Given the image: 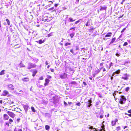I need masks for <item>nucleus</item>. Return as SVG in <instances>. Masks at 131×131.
<instances>
[{
    "label": "nucleus",
    "instance_id": "f257e3e1",
    "mask_svg": "<svg viewBox=\"0 0 131 131\" xmlns=\"http://www.w3.org/2000/svg\"><path fill=\"white\" fill-rule=\"evenodd\" d=\"M36 65L35 64H33L31 62H29L28 63L27 68L29 70L32 68H36Z\"/></svg>",
    "mask_w": 131,
    "mask_h": 131
},
{
    "label": "nucleus",
    "instance_id": "f03ea898",
    "mask_svg": "<svg viewBox=\"0 0 131 131\" xmlns=\"http://www.w3.org/2000/svg\"><path fill=\"white\" fill-rule=\"evenodd\" d=\"M126 99L124 96H121V98L119 101V103L121 104H123L125 103Z\"/></svg>",
    "mask_w": 131,
    "mask_h": 131
},
{
    "label": "nucleus",
    "instance_id": "7ed1b4c3",
    "mask_svg": "<svg viewBox=\"0 0 131 131\" xmlns=\"http://www.w3.org/2000/svg\"><path fill=\"white\" fill-rule=\"evenodd\" d=\"M67 76V74L65 73H63L60 76V77L61 79H66Z\"/></svg>",
    "mask_w": 131,
    "mask_h": 131
},
{
    "label": "nucleus",
    "instance_id": "20e7f679",
    "mask_svg": "<svg viewBox=\"0 0 131 131\" xmlns=\"http://www.w3.org/2000/svg\"><path fill=\"white\" fill-rule=\"evenodd\" d=\"M128 77H129V75L127 74H124L122 78L124 80H127L128 79Z\"/></svg>",
    "mask_w": 131,
    "mask_h": 131
},
{
    "label": "nucleus",
    "instance_id": "39448f33",
    "mask_svg": "<svg viewBox=\"0 0 131 131\" xmlns=\"http://www.w3.org/2000/svg\"><path fill=\"white\" fill-rule=\"evenodd\" d=\"M7 113L12 118L14 117L15 116V114L12 112L8 111Z\"/></svg>",
    "mask_w": 131,
    "mask_h": 131
},
{
    "label": "nucleus",
    "instance_id": "423d86ee",
    "mask_svg": "<svg viewBox=\"0 0 131 131\" xmlns=\"http://www.w3.org/2000/svg\"><path fill=\"white\" fill-rule=\"evenodd\" d=\"M8 89L9 90H14V86L13 85L10 84L8 85Z\"/></svg>",
    "mask_w": 131,
    "mask_h": 131
},
{
    "label": "nucleus",
    "instance_id": "0eeeda50",
    "mask_svg": "<svg viewBox=\"0 0 131 131\" xmlns=\"http://www.w3.org/2000/svg\"><path fill=\"white\" fill-rule=\"evenodd\" d=\"M23 106L24 108L26 113L28 108H29V106L27 105H23Z\"/></svg>",
    "mask_w": 131,
    "mask_h": 131
},
{
    "label": "nucleus",
    "instance_id": "6e6552de",
    "mask_svg": "<svg viewBox=\"0 0 131 131\" xmlns=\"http://www.w3.org/2000/svg\"><path fill=\"white\" fill-rule=\"evenodd\" d=\"M8 94V92L6 90H5L3 91L2 95L3 96H6Z\"/></svg>",
    "mask_w": 131,
    "mask_h": 131
},
{
    "label": "nucleus",
    "instance_id": "1a4fd4ad",
    "mask_svg": "<svg viewBox=\"0 0 131 131\" xmlns=\"http://www.w3.org/2000/svg\"><path fill=\"white\" fill-rule=\"evenodd\" d=\"M50 81V80L47 79H46L45 80V82L44 83V85L46 86L47 85Z\"/></svg>",
    "mask_w": 131,
    "mask_h": 131
},
{
    "label": "nucleus",
    "instance_id": "9d476101",
    "mask_svg": "<svg viewBox=\"0 0 131 131\" xmlns=\"http://www.w3.org/2000/svg\"><path fill=\"white\" fill-rule=\"evenodd\" d=\"M45 41V39L42 40V39H40L38 41H36L37 43H39V44H41L44 42Z\"/></svg>",
    "mask_w": 131,
    "mask_h": 131
},
{
    "label": "nucleus",
    "instance_id": "9b49d317",
    "mask_svg": "<svg viewBox=\"0 0 131 131\" xmlns=\"http://www.w3.org/2000/svg\"><path fill=\"white\" fill-rule=\"evenodd\" d=\"M4 118L5 120H7L9 118V116L6 114H4L3 115Z\"/></svg>",
    "mask_w": 131,
    "mask_h": 131
},
{
    "label": "nucleus",
    "instance_id": "f8f14e48",
    "mask_svg": "<svg viewBox=\"0 0 131 131\" xmlns=\"http://www.w3.org/2000/svg\"><path fill=\"white\" fill-rule=\"evenodd\" d=\"M19 65L20 66V68H23L25 67V65L23 63L22 61L20 62Z\"/></svg>",
    "mask_w": 131,
    "mask_h": 131
},
{
    "label": "nucleus",
    "instance_id": "ddd939ff",
    "mask_svg": "<svg viewBox=\"0 0 131 131\" xmlns=\"http://www.w3.org/2000/svg\"><path fill=\"white\" fill-rule=\"evenodd\" d=\"M112 33L111 32H109L105 36V37H110L111 36Z\"/></svg>",
    "mask_w": 131,
    "mask_h": 131
},
{
    "label": "nucleus",
    "instance_id": "4468645a",
    "mask_svg": "<svg viewBox=\"0 0 131 131\" xmlns=\"http://www.w3.org/2000/svg\"><path fill=\"white\" fill-rule=\"evenodd\" d=\"M69 21L70 22H72L76 20L74 19L71 17H70L69 18Z\"/></svg>",
    "mask_w": 131,
    "mask_h": 131
},
{
    "label": "nucleus",
    "instance_id": "2eb2a0df",
    "mask_svg": "<svg viewBox=\"0 0 131 131\" xmlns=\"http://www.w3.org/2000/svg\"><path fill=\"white\" fill-rule=\"evenodd\" d=\"M22 80L24 81L27 82L28 81L29 79L27 78H25L22 79Z\"/></svg>",
    "mask_w": 131,
    "mask_h": 131
},
{
    "label": "nucleus",
    "instance_id": "dca6fc26",
    "mask_svg": "<svg viewBox=\"0 0 131 131\" xmlns=\"http://www.w3.org/2000/svg\"><path fill=\"white\" fill-rule=\"evenodd\" d=\"M37 72V70H35L32 73V76L33 77H34Z\"/></svg>",
    "mask_w": 131,
    "mask_h": 131
},
{
    "label": "nucleus",
    "instance_id": "f3484780",
    "mask_svg": "<svg viewBox=\"0 0 131 131\" xmlns=\"http://www.w3.org/2000/svg\"><path fill=\"white\" fill-rule=\"evenodd\" d=\"M100 71V70L99 69L96 70L95 71L94 74H97Z\"/></svg>",
    "mask_w": 131,
    "mask_h": 131
},
{
    "label": "nucleus",
    "instance_id": "a211bd4d",
    "mask_svg": "<svg viewBox=\"0 0 131 131\" xmlns=\"http://www.w3.org/2000/svg\"><path fill=\"white\" fill-rule=\"evenodd\" d=\"M77 84V82L75 81H72L69 84L75 85Z\"/></svg>",
    "mask_w": 131,
    "mask_h": 131
},
{
    "label": "nucleus",
    "instance_id": "6ab92c4d",
    "mask_svg": "<svg viewBox=\"0 0 131 131\" xmlns=\"http://www.w3.org/2000/svg\"><path fill=\"white\" fill-rule=\"evenodd\" d=\"M107 7H101L100 9L101 10H106Z\"/></svg>",
    "mask_w": 131,
    "mask_h": 131
},
{
    "label": "nucleus",
    "instance_id": "aec40b11",
    "mask_svg": "<svg viewBox=\"0 0 131 131\" xmlns=\"http://www.w3.org/2000/svg\"><path fill=\"white\" fill-rule=\"evenodd\" d=\"M75 33L74 32H73L70 34V36L71 38H73L74 36Z\"/></svg>",
    "mask_w": 131,
    "mask_h": 131
},
{
    "label": "nucleus",
    "instance_id": "412c9836",
    "mask_svg": "<svg viewBox=\"0 0 131 131\" xmlns=\"http://www.w3.org/2000/svg\"><path fill=\"white\" fill-rule=\"evenodd\" d=\"M96 129L95 128H93V126H90V127H89V128H88V127H87V128H86V129Z\"/></svg>",
    "mask_w": 131,
    "mask_h": 131
},
{
    "label": "nucleus",
    "instance_id": "4be33fe9",
    "mask_svg": "<svg viewBox=\"0 0 131 131\" xmlns=\"http://www.w3.org/2000/svg\"><path fill=\"white\" fill-rule=\"evenodd\" d=\"M115 39H116L115 38H113L112 39L111 41L110 42V44H111L112 43L114 42L115 41Z\"/></svg>",
    "mask_w": 131,
    "mask_h": 131
},
{
    "label": "nucleus",
    "instance_id": "5701e85b",
    "mask_svg": "<svg viewBox=\"0 0 131 131\" xmlns=\"http://www.w3.org/2000/svg\"><path fill=\"white\" fill-rule=\"evenodd\" d=\"M88 102H89V104L87 106L88 107H90L91 106V105H92V104H91V103H92V101H91V100H89L88 101Z\"/></svg>",
    "mask_w": 131,
    "mask_h": 131
},
{
    "label": "nucleus",
    "instance_id": "b1692460",
    "mask_svg": "<svg viewBox=\"0 0 131 131\" xmlns=\"http://www.w3.org/2000/svg\"><path fill=\"white\" fill-rule=\"evenodd\" d=\"M28 16L29 17V19H32L33 18V16L32 15L30 14Z\"/></svg>",
    "mask_w": 131,
    "mask_h": 131
},
{
    "label": "nucleus",
    "instance_id": "393cba45",
    "mask_svg": "<svg viewBox=\"0 0 131 131\" xmlns=\"http://www.w3.org/2000/svg\"><path fill=\"white\" fill-rule=\"evenodd\" d=\"M45 128L46 130H48L50 128V126L48 125H46L45 126Z\"/></svg>",
    "mask_w": 131,
    "mask_h": 131
},
{
    "label": "nucleus",
    "instance_id": "a878e982",
    "mask_svg": "<svg viewBox=\"0 0 131 131\" xmlns=\"http://www.w3.org/2000/svg\"><path fill=\"white\" fill-rule=\"evenodd\" d=\"M14 131H22L21 129H18L15 128Z\"/></svg>",
    "mask_w": 131,
    "mask_h": 131
},
{
    "label": "nucleus",
    "instance_id": "bb28decb",
    "mask_svg": "<svg viewBox=\"0 0 131 131\" xmlns=\"http://www.w3.org/2000/svg\"><path fill=\"white\" fill-rule=\"evenodd\" d=\"M53 33L51 32L49 34H48L47 35V37H49L53 35Z\"/></svg>",
    "mask_w": 131,
    "mask_h": 131
},
{
    "label": "nucleus",
    "instance_id": "cd10ccee",
    "mask_svg": "<svg viewBox=\"0 0 131 131\" xmlns=\"http://www.w3.org/2000/svg\"><path fill=\"white\" fill-rule=\"evenodd\" d=\"M4 71L5 70H4L2 71L0 73V75H2L4 74Z\"/></svg>",
    "mask_w": 131,
    "mask_h": 131
},
{
    "label": "nucleus",
    "instance_id": "c85d7f7f",
    "mask_svg": "<svg viewBox=\"0 0 131 131\" xmlns=\"http://www.w3.org/2000/svg\"><path fill=\"white\" fill-rule=\"evenodd\" d=\"M6 21L7 22L8 25H10V22L9 20L7 19H6Z\"/></svg>",
    "mask_w": 131,
    "mask_h": 131
},
{
    "label": "nucleus",
    "instance_id": "c756f323",
    "mask_svg": "<svg viewBox=\"0 0 131 131\" xmlns=\"http://www.w3.org/2000/svg\"><path fill=\"white\" fill-rule=\"evenodd\" d=\"M118 93V91H115L114 93L113 94V95L114 96V98H115V95H116V93Z\"/></svg>",
    "mask_w": 131,
    "mask_h": 131
},
{
    "label": "nucleus",
    "instance_id": "7c9ffc66",
    "mask_svg": "<svg viewBox=\"0 0 131 131\" xmlns=\"http://www.w3.org/2000/svg\"><path fill=\"white\" fill-rule=\"evenodd\" d=\"M31 109L32 111L33 112H35V109H34V107H33V106L31 107Z\"/></svg>",
    "mask_w": 131,
    "mask_h": 131
},
{
    "label": "nucleus",
    "instance_id": "2f4dec72",
    "mask_svg": "<svg viewBox=\"0 0 131 131\" xmlns=\"http://www.w3.org/2000/svg\"><path fill=\"white\" fill-rule=\"evenodd\" d=\"M71 44V43H69V42H67V43H66V44L65 45V46H68L70 45Z\"/></svg>",
    "mask_w": 131,
    "mask_h": 131
},
{
    "label": "nucleus",
    "instance_id": "473e14b6",
    "mask_svg": "<svg viewBox=\"0 0 131 131\" xmlns=\"http://www.w3.org/2000/svg\"><path fill=\"white\" fill-rule=\"evenodd\" d=\"M115 55L117 56L118 57H119V56H120V53H116L115 54Z\"/></svg>",
    "mask_w": 131,
    "mask_h": 131
},
{
    "label": "nucleus",
    "instance_id": "72a5a7b5",
    "mask_svg": "<svg viewBox=\"0 0 131 131\" xmlns=\"http://www.w3.org/2000/svg\"><path fill=\"white\" fill-rule=\"evenodd\" d=\"M70 51L73 54H74V52L73 51V49H70Z\"/></svg>",
    "mask_w": 131,
    "mask_h": 131
},
{
    "label": "nucleus",
    "instance_id": "f704fd0d",
    "mask_svg": "<svg viewBox=\"0 0 131 131\" xmlns=\"http://www.w3.org/2000/svg\"><path fill=\"white\" fill-rule=\"evenodd\" d=\"M81 20V19H80L79 20H78L76 21H75L74 23V24H77L78 23H79L80 21V20Z\"/></svg>",
    "mask_w": 131,
    "mask_h": 131
},
{
    "label": "nucleus",
    "instance_id": "c9c22d12",
    "mask_svg": "<svg viewBox=\"0 0 131 131\" xmlns=\"http://www.w3.org/2000/svg\"><path fill=\"white\" fill-rule=\"evenodd\" d=\"M75 27H72L70 28V30H73V31H74L75 30Z\"/></svg>",
    "mask_w": 131,
    "mask_h": 131
},
{
    "label": "nucleus",
    "instance_id": "e433bc0d",
    "mask_svg": "<svg viewBox=\"0 0 131 131\" xmlns=\"http://www.w3.org/2000/svg\"><path fill=\"white\" fill-rule=\"evenodd\" d=\"M129 89V87H127L125 89V91L126 92H128Z\"/></svg>",
    "mask_w": 131,
    "mask_h": 131
},
{
    "label": "nucleus",
    "instance_id": "4c0bfd02",
    "mask_svg": "<svg viewBox=\"0 0 131 131\" xmlns=\"http://www.w3.org/2000/svg\"><path fill=\"white\" fill-rule=\"evenodd\" d=\"M127 45H128L127 42H125L124 43V44L123 45V46H125Z\"/></svg>",
    "mask_w": 131,
    "mask_h": 131
},
{
    "label": "nucleus",
    "instance_id": "58836bf2",
    "mask_svg": "<svg viewBox=\"0 0 131 131\" xmlns=\"http://www.w3.org/2000/svg\"><path fill=\"white\" fill-rule=\"evenodd\" d=\"M117 74H118L120 73V70H118L115 72Z\"/></svg>",
    "mask_w": 131,
    "mask_h": 131
},
{
    "label": "nucleus",
    "instance_id": "ea45409f",
    "mask_svg": "<svg viewBox=\"0 0 131 131\" xmlns=\"http://www.w3.org/2000/svg\"><path fill=\"white\" fill-rule=\"evenodd\" d=\"M101 128H102V129L103 130H105V128H104V125H103L101 126Z\"/></svg>",
    "mask_w": 131,
    "mask_h": 131
},
{
    "label": "nucleus",
    "instance_id": "a19ab883",
    "mask_svg": "<svg viewBox=\"0 0 131 131\" xmlns=\"http://www.w3.org/2000/svg\"><path fill=\"white\" fill-rule=\"evenodd\" d=\"M106 66L107 68L108 69V70H109L111 68L109 66H108L107 64H106Z\"/></svg>",
    "mask_w": 131,
    "mask_h": 131
},
{
    "label": "nucleus",
    "instance_id": "79ce46f5",
    "mask_svg": "<svg viewBox=\"0 0 131 131\" xmlns=\"http://www.w3.org/2000/svg\"><path fill=\"white\" fill-rule=\"evenodd\" d=\"M103 69V72H104V71H106V70L105 69L104 67H102V68H101L100 69Z\"/></svg>",
    "mask_w": 131,
    "mask_h": 131
},
{
    "label": "nucleus",
    "instance_id": "37998d69",
    "mask_svg": "<svg viewBox=\"0 0 131 131\" xmlns=\"http://www.w3.org/2000/svg\"><path fill=\"white\" fill-rule=\"evenodd\" d=\"M33 60H34L36 62H37L38 61V59H34Z\"/></svg>",
    "mask_w": 131,
    "mask_h": 131
},
{
    "label": "nucleus",
    "instance_id": "c03bdc74",
    "mask_svg": "<svg viewBox=\"0 0 131 131\" xmlns=\"http://www.w3.org/2000/svg\"><path fill=\"white\" fill-rule=\"evenodd\" d=\"M118 121V119H116L114 122V124H116V123Z\"/></svg>",
    "mask_w": 131,
    "mask_h": 131
},
{
    "label": "nucleus",
    "instance_id": "a18cd8bd",
    "mask_svg": "<svg viewBox=\"0 0 131 131\" xmlns=\"http://www.w3.org/2000/svg\"><path fill=\"white\" fill-rule=\"evenodd\" d=\"M54 8V7H52V8H51L49 9L48 10H52Z\"/></svg>",
    "mask_w": 131,
    "mask_h": 131
},
{
    "label": "nucleus",
    "instance_id": "49530a36",
    "mask_svg": "<svg viewBox=\"0 0 131 131\" xmlns=\"http://www.w3.org/2000/svg\"><path fill=\"white\" fill-rule=\"evenodd\" d=\"M79 50V47L78 46H76V48L75 49V50Z\"/></svg>",
    "mask_w": 131,
    "mask_h": 131
},
{
    "label": "nucleus",
    "instance_id": "de8ad7c7",
    "mask_svg": "<svg viewBox=\"0 0 131 131\" xmlns=\"http://www.w3.org/2000/svg\"><path fill=\"white\" fill-rule=\"evenodd\" d=\"M43 77H42V76L40 77L39 78V79L40 80H43Z\"/></svg>",
    "mask_w": 131,
    "mask_h": 131
},
{
    "label": "nucleus",
    "instance_id": "09e8293b",
    "mask_svg": "<svg viewBox=\"0 0 131 131\" xmlns=\"http://www.w3.org/2000/svg\"><path fill=\"white\" fill-rule=\"evenodd\" d=\"M5 125L7 126H9V124L8 122H7L5 123Z\"/></svg>",
    "mask_w": 131,
    "mask_h": 131
},
{
    "label": "nucleus",
    "instance_id": "8fccbe9b",
    "mask_svg": "<svg viewBox=\"0 0 131 131\" xmlns=\"http://www.w3.org/2000/svg\"><path fill=\"white\" fill-rule=\"evenodd\" d=\"M47 78L48 79H50L51 78V77L50 75H47Z\"/></svg>",
    "mask_w": 131,
    "mask_h": 131
},
{
    "label": "nucleus",
    "instance_id": "3c124183",
    "mask_svg": "<svg viewBox=\"0 0 131 131\" xmlns=\"http://www.w3.org/2000/svg\"><path fill=\"white\" fill-rule=\"evenodd\" d=\"M126 28H124L121 31V33H122L124 32V31L125 30Z\"/></svg>",
    "mask_w": 131,
    "mask_h": 131
},
{
    "label": "nucleus",
    "instance_id": "603ef678",
    "mask_svg": "<svg viewBox=\"0 0 131 131\" xmlns=\"http://www.w3.org/2000/svg\"><path fill=\"white\" fill-rule=\"evenodd\" d=\"M113 66V63L112 62H111L110 64V65H109V66L110 67H111V66Z\"/></svg>",
    "mask_w": 131,
    "mask_h": 131
},
{
    "label": "nucleus",
    "instance_id": "864d4df0",
    "mask_svg": "<svg viewBox=\"0 0 131 131\" xmlns=\"http://www.w3.org/2000/svg\"><path fill=\"white\" fill-rule=\"evenodd\" d=\"M76 105L78 106H79L81 105V103L80 102H78L76 104Z\"/></svg>",
    "mask_w": 131,
    "mask_h": 131
},
{
    "label": "nucleus",
    "instance_id": "5fc2aeb1",
    "mask_svg": "<svg viewBox=\"0 0 131 131\" xmlns=\"http://www.w3.org/2000/svg\"><path fill=\"white\" fill-rule=\"evenodd\" d=\"M114 122L113 121H112V126H113L115 124H114Z\"/></svg>",
    "mask_w": 131,
    "mask_h": 131
},
{
    "label": "nucleus",
    "instance_id": "6e6d98bb",
    "mask_svg": "<svg viewBox=\"0 0 131 131\" xmlns=\"http://www.w3.org/2000/svg\"><path fill=\"white\" fill-rule=\"evenodd\" d=\"M129 62V61H126L125 62V63L124 64V65H125L126 64L128 63Z\"/></svg>",
    "mask_w": 131,
    "mask_h": 131
},
{
    "label": "nucleus",
    "instance_id": "4d7b16f0",
    "mask_svg": "<svg viewBox=\"0 0 131 131\" xmlns=\"http://www.w3.org/2000/svg\"><path fill=\"white\" fill-rule=\"evenodd\" d=\"M64 105L66 106L67 105V103L66 102H65V101H64Z\"/></svg>",
    "mask_w": 131,
    "mask_h": 131
},
{
    "label": "nucleus",
    "instance_id": "13d9d810",
    "mask_svg": "<svg viewBox=\"0 0 131 131\" xmlns=\"http://www.w3.org/2000/svg\"><path fill=\"white\" fill-rule=\"evenodd\" d=\"M103 62H102V63H101L100 64V66L101 67H102L103 65Z\"/></svg>",
    "mask_w": 131,
    "mask_h": 131
},
{
    "label": "nucleus",
    "instance_id": "bf43d9fd",
    "mask_svg": "<svg viewBox=\"0 0 131 131\" xmlns=\"http://www.w3.org/2000/svg\"><path fill=\"white\" fill-rule=\"evenodd\" d=\"M9 121L10 122H13V120L11 119H10Z\"/></svg>",
    "mask_w": 131,
    "mask_h": 131
},
{
    "label": "nucleus",
    "instance_id": "052dcab7",
    "mask_svg": "<svg viewBox=\"0 0 131 131\" xmlns=\"http://www.w3.org/2000/svg\"><path fill=\"white\" fill-rule=\"evenodd\" d=\"M100 101H99V102H97L96 103V105H98L100 103Z\"/></svg>",
    "mask_w": 131,
    "mask_h": 131
},
{
    "label": "nucleus",
    "instance_id": "680f3d73",
    "mask_svg": "<svg viewBox=\"0 0 131 131\" xmlns=\"http://www.w3.org/2000/svg\"><path fill=\"white\" fill-rule=\"evenodd\" d=\"M79 0H77L76 1V2H75V3L76 4H77L79 2Z\"/></svg>",
    "mask_w": 131,
    "mask_h": 131
},
{
    "label": "nucleus",
    "instance_id": "e2e57ef3",
    "mask_svg": "<svg viewBox=\"0 0 131 131\" xmlns=\"http://www.w3.org/2000/svg\"><path fill=\"white\" fill-rule=\"evenodd\" d=\"M116 128L117 129V130H119L120 129V127L118 126V127H117Z\"/></svg>",
    "mask_w": 131,
    "mask_h": 131
},
{
    "label": "nucleus",
    "instance_id": "0e129e2a",
    "mask_svg": "<svg viewBox=\"0 0 131 131\" xmlns=\"http://www.w3.org/2000/svg\"><path fill=\"white\" fill-rule=\"evenodd\" d=\"M83 84L85 86L87 85L86 83L85 82H83Z\"/></svg>",
    "mask_w": 131,
    "mask_h": 131
},
{
    "label": "nucleus",
    "instance_id": "69168bd1",
    "mask_svg": "<svg viewBox=\"0 0 131 131\" xmlns=\"http://www.w3.org/2000/svg\"><path fill=\"white\" fill-rule=\"evenodd\" d=\"M128 112L129 113H131V110H128Z\"/></svg>",
    "mask_w": 131,
    "mask_h": 131
},
{
    "label": "nucleus",
    "instance_id": "338daca9",
    "mask_svg": "<svg viewBox=\"0 0 131 131\" xmlns=\"http://www.w3.org/2000/svg\"><path fill=\"white\" fill-rule=\"evenodd\" d=\"M103 115H101L100 117V118H102L103 117Z\"/></svg>",
    "mask_w": 131,
    "mask_h": 131
},
{
    "label": "nucleus",
    "instance_id": "774afa93",
    "mask_svg": "<svg viewBox=\"0 0 131 131\" xmlns=\"http://www.w3.org/2000/svg\"><path fill=\"white\" fill-rule=\"evenodd\" d=\"M116 73L115 72H114L112 74V76H114L116 74Z\"/></svg>",
    "mask_w": 131,
    "mask_h": 131
}]
</instances>
